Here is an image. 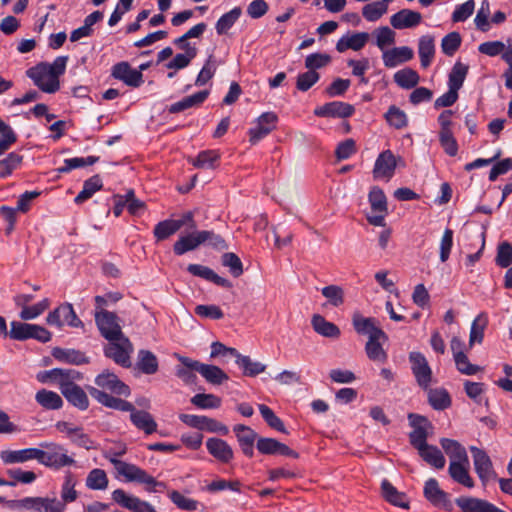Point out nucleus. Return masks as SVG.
<instances>
[{
  "mask_svg": "<svg viewBox=\"0 0 512 512\" xmlns=\"http://www.w3.org/2000/svg\"><path fill=\"white\" fill-rule=\"evenodd\" d=\"M421 21V13L410 9H402L390 18L391 26L398 30L416 27Z\"/></svg>",
  "mask_w": 512,
  "mask_h": 512,
  "instance_id": "4be33fe9",
  "label": "nucleus"
},
{
  "mask_svg": "<svg viewBox=\"0 0 512 512\" xmlns=\"http://www.w3.org/2000/svg\"><path fill=\"white\" fill-rule=\"evenodd\" d=\"M9 508L15 510H33L37 512H64L65 505L56 497H26L6 501Z\"/></svg>",
  "mask_w": 512,
  "mask_h": 512,
  "instance_id": "20e7f679",
  "label": "nucleus"
},
{
  "mask_svg": "<svg viewBox=\"0 0 512 512\" xmlns=\"http://www.w3.org/2000/svg\"><path fill=\"white\" fill-rule=\"evenodd\" d=\"M441 447L449 456L450 462H464L468 463V455L465 448L456 440L449 438H442L440 440Z\"/></svg>",
  "mask_w": 512,
  "mask_h": 512,
  "instance_id": "72a5a7b5",
  "label": "nucleus"
},
{
  "mask_svg": "<svg viewBox=\"0 0 512 512\" xmlns=\"http://www.w3.org/2000/svg\"><path fill=\"white\" fill-rule=\"evenodd\" d=\"M470 451L473 456L475 471L485 484L494 475L491 459L484 450L475 446H471Z\"/></svg>",
  "mask_w": 512,
  "mask_h": 512,
  "instance_id": "dca6fc26",
  "label": "nucleus"
},
{
  "mask_svg": "<svg viewBox=\"0 0 512 512\" xmlns=\"http://www.w3.org/2000/svg\"><path fill=\"white\" fill-rule=\"evenodd\" d=\"M375 37V44L381 50L382 54L384 51L389 50L387 47L391 46L396 41V33L388 26H381L373 31Z\"/></svg>",
  "mask_w": 512,
  "mask_h": 512,
  "instance_id": "a19ab883",
  "label": "nucleus"
},
{
  "mask_svg": "<svg viewBox=\"0 0 512 512\" xmlns=\"http://www.w3.org/2000/svg\"><path fill=\"white\" fill-rule=\"evenodd\" d=\"M488 325V316L486 313H480L472 322L470 335H469V346H473L475 343H482L484 338V331Z\"/></svg>",
  "mask_w": 512,
  "mask_h": 512,
  "instance_id": "ea45409f",
  "label": "nucleus"
},
{
  "mask_svg": "<svg viewBox=\"0 0 512 512\" xmlns=\"http://www.w3.org/2000/svg\"><path fill=\"white\" fill-rule=\"evenodd\" d=\"M322 295L328 303L334 307H339L344 303V290L338 285H328L321 289Z\"/></svg>",
  "mask_w": 512,
  "mask_h": 512,
  "instance_id": "6e6d98bb",
  "label": "nucleus"
},
{
  "mask_svg": "<svg viewBox=\"0 0 512 512\" xmlns=\"http://www.w3.org/2000/svg\"><path fill=\"white\" fill-rule=\"evenodd\" d=\"M369 37V33L367 32L348 33L338 40L336 49L340 53H343L348 49L359 51L366 45Z\"/></svg>",
  "mask_w": 512,
  "mask_h": 512,
  "instance_id": "b1692460",
  "label": "nucleus"
},
{
  "mask_svg": "<svg viewBox=\"0 0 512 512\" xmlns=\"http://www.w3.org/2000/svg\"><path fill=\"white\" fill-rule=\"evenodd\" d=\"M0 458L4 464L24 463L29 460L38 461V448H25L21 450H3Z\"/></svg>",
  "mask_w": 512,
  "mask_h": 512,
  "instance_id": "cd10ccee",
  "label": "nucleus"
},
{
  "mask_svg": "<svg viewBox=\"0 0 512 512\" xmlns=\"http://www.w3.org/2000/svg\"><path fill=\"white\" fill-rule=\"evenodd\" d=\"M36 401L45 409L55 410L62 407V398L53 391L39 390L35 396Z\"/></svg>",
  "mask_w": 512,
  "mask_h": 512,
  "instance_id": "79ce46f5",
  "label": "nucleus"
},
{
  "mask_svg": "<svg viewBox=\"0 0 512 512\" xmlns=\"http://www.w3.org/2000/svg\"><path fill=\"white\" fill-rule=\"evenodd\" d=\"M137 367L144 374H155L159 367L158 359L151 351L140 350L137 356Z\"/></svg>",
  "mask_w": 512,
  "mask_h": 512,
  "instance_id": "4c0bfd02",
  "label": "nucleus"
},
{
  "mask_svg": "<svg viewBox=\"0 0 512 512\" xmlns=\"http://www.w3.org/2000/svg\"><path fill=\"white\" fill-rule=\"evenodd\" d=\"M257 450L264 455H282L298 458V453L274 438L261 437L256 443Z\"/></svg>",
  "mask_w": 512,
  "mask_h": 512,
  "instance_id": "4468645a",
  "label": "nucleus"
},
{
  "mask_svg": "<svg viewBox=\"0 0 512 512\" xmlns=\"http://www.w3.org/2000/svg\"><path fill=\"white\" fill-rule=\"evenodd\" d=\"M38 448V462L52 469H61L75 464L73 457L62 445L54 442H42Z\"/></svg>",
  "mask_w": 512,
  "mask_h": 512,
  "instance_id": "7ed1b4c3",
  "label": "nucleus"
},
{
  "mask_svg": "<svg viewBox=\"0 0 512 512\" xmlns=\"http://www.w3.org/2000/svg\"><path fill=\"white\" fill-rule=\"evenodd\" d=\"M0 156L16 142L17 136L12 128L0 119Z\"/></svg>",
  "mask_w": 512,
  "mask_h": 512,
  "instance_id": "052dcab7",
  "label": "nucleus"
},
{
  "mask_svg": "<svg viewBox=\"0 0 512 512\" xmlns=\"http://www.w3.org/2000/svg\"><path fill=\"white\" fill-rule=\"evenodd\" d=\"M129 412L130 420L136 428L143 430L146 434H152L157 430L156 421L147 411L136 410L135 407L132 406V410Z\"/></svg>",
  "mask_w": 512,
  "mask_h": 512,
  "instance_id": "c85d7f7f",
  "label": "nucleus"
},
{
  "mask_svg": "<svg viewBox=\"0 0 512 512\" xmlns=\"http://www.w3.org/2000/svg\"><path fill=\"white\" fill-rule=\"evenodd\" d=\"M355 108L345 102L332 101L314 110V114L318 117L347 118L354 114Z\"/></svg>",
  "mask_w": 512,
  "mask_h": 512,
  "instance_id": "ddd939ff",
  "label": "nucleus"
},
{
  "mask_svg": "<svg viewBox=\"0 0 512 512\" xmlns=\"http://www.w3.org/2000/svg\"><path fill=\"white\" fill-rule=\"evenodd\" d=\"M69 403L80 410H86L89 406V400L85 391L78 385L62 384L60 390Z\"/></svg>",
  "mask_w": 512,
  "mask_h": 512,
  "instance_id": "bb28decb",
  "label": "nucleus"
},
{
  "mask_svg": "<svg viewBox=\"0 0 512 512\" xmlns=\"http://www.w3.org/2000/svg\"><path fill=\"white\" fill-rule=\"evenodd\" d=\"M112 76L131 87H139L143 83V74L131 68L128 62L115 64L112 68Z\"/></svg>",
  "mask_w": 512,
  "mask_h": 512,
  "instance_id": "f3484780",
  "label": "nucleus"
},
{
  "mask_svg": "<svg viewBox=\"0 0 512 512\" xmlns=\"http://www.w3.org/2000/svg\"><path fill=\"white\" fill-rule=\"evenodd\" d=\"M190 401L201 409H216L221 406V399L214 394L198 393Z\"/></svg>",
  "mask_w": 512,
  "mask_h": 512,
  "instance_id": "864d4df0",
  "label": "nucleus"
},
{
  "mask_svg": "<svg viewBox=\"0 0 512 512\" xmlns=\"http://www.w3.org/2000/svg\"><path fill=\"white\" fill-rule=\"evenodd\" d=\"M418 54L421 66L423 68L430 66L435 54V44L432 36L424 35L420 37L418 43Z\"/></svg>",
  "mask_w": 512,
  "mask_h": 512,
  "instance_id": "c9c22d12",
  "label": "nucleus"
},
{
  "mask_svg": "<svg viewBox=\"0 0 512 512\" xmlns=\"http://www.w3.org/2000/svg\"><path fill=\"white\" fill-rule=\"evenodd\" d=\"M102 188V180L99 175H94L84 182L83 189L75 198V202L80 204Z\"/></svg>",
  "mask_w": 512,
  "mask_h": 512,
  "instance_id": "49530a36",
  "label": "nucleus"
},
{
  "mask_svg": "<svg viewBox=\"0 0 512 512\" xmlns=\"http://www.w3.org/2000/svg\"><path fill=\"white\" fill-rule=\"evenodd\" d=\"M414 57V51L408 46L394 47L382 54V61L385 67L394 68Z\"/></svg>",
  "mask_w": 512,
  "mask_h": 512,
  "instance_id": "412c9836",
  "label": "nucleus"
},
{
  "mask_svg": "<svg viewBox=\"0 0 512 512\" xmlns=\"http://www.w3.org/2000/svg\"><path fill=\"white\" fill-rule=\"evenodd\" d=\"M381 495L391 505L408 509L409 499L405 493L400 492L387 479L381 482Z\"/></svg>",
  "mask_w": 512,
  "mask_h": 512,
  "instance_id": "a878e982",
  "label": "nucleus"
},
{
  "mask_svg": "<svg viewBox=\"0 0 512 512\" xmlns=\"http://www.w3.org/2000/svg\"><path fill=\"white\" fill-rule=\"evenodd\" d=\"M352 324L358 334L368 335V339L374 336V332L383 331L375 318L363 317L359 312L353 314Z\"/></svg>",
  "mask_w": 512,
  "mask_h": 512,
  "instance_id": "7c9ffc66",
  "label": "nucleus"
},
{
  "mask_svg": "<svg viewBox=\"0 0 512 512\" xmlns=\"http://www.w3.org/2000/svg\"><path fill=\"white\" fill-rule=\"evenodd\" d=\"M239 446L244 455L251 458L254 455V443L257 439V433L249 426L237 424L233 427Z\"/></svg>",
  "mask_w": 512,
  "mask_h": 512,
  "instance_id": "6ab92c4d",
  "label": "nucleus"
},
{
  "mask_svg": "<svg viewBox=\"0 0 512 512\" xmlns=\"http://www.w3.org/2000/svg\"><path fill=\"white\" fill-rule=\"evenodd\" d=\"M258 408L261 416L271 428L282 433H287L283 421L278 416H276L272 409L264 404H260Z\"/></svg>",
  "mask_w": 512,
  "mask_h": 512,
  "instance_id": "4d7b16f0",
  "label": "nucleus"
},
{
  "mask_svg": "<svg viewBox=\"0 0 512 512\" xmlns=\"http://www.w3.org/2000/svg\"><path fill=\"white\" fill-rule=\"evenodd\" d=\"M176 357L182 363V365L196 370L205 378L207 382L213 385H220L224 381L228 380V375L218 366L203 364L199 361L181 355H176Z\"/></svg>",
  "mask_w": 512,
  "mask_h": 512,
  "instance_id": "39448f33",
  "label": "nucleus"
},
{
  "mask_svg": "<svg viewBox=\"0 0 512 512\" xmlns=\"http://www.w3.org/2000/svg\"><path fill=\"white\" fill-rule=\"evenodd\" d=\"M216 69V61L213 56H209L195 80V85L200 87L208 83L215 75Z\"/></svg>",
  "mask_w": 512,
  "mask_h": 512,
  "instance_id": "e2e57ef3",
  "label": "nucleus"
},
{
  "mask_svg": "<svg viewBox=\"0 0 512 512\" xmlns=\"http://www.w3.org/2000/svg\"><path fill=\"white\" fill-rule=\"evenodd\" d=\"M132 344L129 339L125 336L117 339L116 341L110 342L105 348V354L107 357L113 359L117 364L123 367H129L130 353L132 352Z\"/></svg>",
  "mask_w": 512,
  "mask_h": 512,
  "instance_id": "1a4fd4ad",
  "label": "nucleus"
},
{
  "mask_svg": "<svg viewBox=\"0 0 512 512\" xmlns=\"http://www.w3.org/2000/svg\"><path fill=\"white\" fill-rule=\"evenodd\" d=\"M456 504L462 512H505L485 500L474 497L457 498Z\"/></svg>",
  "mask_w": 512,
  "mask_h": 512,
  "instance_id": "5701e85b",
  "label": "nucleus"
},
{
  "mask_svg": "<svg viewBox=\"0 0 512 512\" xmlns=\"http://www.w3.org/2000/svg\"><path fill=\"white\" fill-rule=\"evenodd\" d=\"M418 453L426 463L436 469H442L445 466V457L436 446L428 444L427 446H424L422 449L418 450Z\"/></svg>",
  "mask_w": 512,
  "mask_h": 512,
  "instance_id": "58836bf2",
  "label": "nucleus"
},
{
  "mask_svg": "<svg viewBox=\"0 0 512 512\" xmlns=\"http://www.w3.org/2000/svg\"><path fill=\"white\" fill-rule=\"evenodd\" d=\"M108 477L103 469L91 470L86 478V486L91 490H105L108 487Z\"/></svg>",
  "mask_w": 512,
  "mask_h": 512,
  "instance_id": "de8ad7c7",
  "label": "nucleus"
},
{
  "mask_svg": "<svg viewBox=\"0 0 512 512\" xmlns=\"http://www.w3.org/2000/svg\"><path fill=\"white\" fill-rule=\"evenodd\" d=\"M76 480L74 476L69 472L65 475L64 482L61 487V503L66 506L67 503L74 502L78 493L75 490Z\"/></svg>",
  "mask_w": 512,
  "mask_h": 512,
  "instance_id": "8fccbe9b",
  "label": "nucleus"
},
{
  "mask_svg": "<svg viewBox=\"0 0 512 512\" xmlns=\"http://www.w3.org/2000/svg\"><path fill=\"white\" fill-rule=\"evenodd\" d=\"M405 166V162L401 157H396L391 150L381 152L374 164L373 177L374 179L389 180L393 177L396 167Z\"/></svg>",
  "mask_w": 512,
  "mask_h": 512,
  "instance_id": "0eeeda50",
  "label": "nucleus"
},
{
  "mask_svg": "<svg viewBox=\"0 0 512 512\" xmlns=\"http://www.w3.org/2000/svg\"><path fill=\"white\" fill-rule=\"evenodd\" d=\"M469 66L457 61L451 69L448 79V87L460 90L468 74Z\"/></svg>",
  "mask_w": 512,
  "mask_h": 512,
  "instance_id": "a18cd8bd",
  "label": "nucleus"
},
{
  "mask_svg": "<svg viewBox=\"0 0 512 512\" xmlns=\"http://www.w3.org/2000/svg\"><path fill=\"white\" fill-rule=\"evenodd\" d=\"M489 16H490L489 1L483 0L481 2V6L476 14L475 19H474L477 29H479L482 32H487L490 29V23L488 20Z\"/></svg>",
  "mask_w": 512,
  "mask_h": 512,
  "instance_id": "69168bd1",
  "label": "nucleus"
},
{
  "mask_svg": "<svg viewBox=\"0 0 512 512\" xmlns=\"http://www.w3.org/2000/svg\"><path fill=\"white\" fill-rule=\"evenodd\" d=\"M52 356L60 362L72 365H81L89 362L88 357L83 352L75 349L56 347L52 350Z\"/></svg>",
  "mask_w": 512,
  "mask_h": 512,
  "instance_id": "2f4dec72",
  "label": "nucleus"
},
{
  "mask_svg": "<svg viewBox=\"0 0 512 512\" xmlns=\"http://www.w3.org/2000/svg\"><path fill=\"white\" fill-rule=\"evenodd\" d=\"M179 230V224L174 219H167L156 224L153 230L157 241H163Z\"/></svg>",
  "mask_w": 512,
  "mask_h": 512,
  "instance_id": "09e8293b",
  "label": "nucleus"
},
{
  "mask_svg": "<svg viewBox=\"0 0 512 512\" xmlns=\"http://www.w3.org/2000/svg\"><path fill=\"white\" fill-rule=\"evenodd\" d=\"M419 80L418 73L411 68L399 70L394 74L395 83L404 89L414 88L419 83Z\"/></svg>",
  "mask_w": 512,
  "mask_h": 512,
  "instance_id": "37998d69",
  "label": "nucleus"
},
{
  "mask_svg": "<svg viewBox=\"0 0 512 512\" xmlns=\"http://www.w3.org/2000/svg\"><path fill=\"white\" fill-rule=\"evenodd\" d=\"M424 495L426 499L436 507L443 508L450 511L452 503L446 492L440 489L436 479L430 478L426 481L424 486Z\"/></svg>",
  "mask_w": 512,
  "mask_h": 512,
  "instance_id": "f8f14e48",
  "label": "nucleus"
},
{
  "mask_svg": "<svg viewBox=\"0 0 512 512\" xmlns=\"http://www.w3.org/2000/svg\"><path fill=\"white\" fill-rule=\"evenodd\" d=\"M242 14L240 7H235L229 12L223 14L216 22L215 29L218 35L226 34L227 31L235 24Z\"/></svg>",
  "mask_w": 512,
  "mask_h": 512,
  "instance_id": "c03bdc74",
  "label": "nucleus"
},
{
  "mask_svg": "<svg viewBox=\"0 0 512 512\" xmlns=\"http://www.w3.org/2000/svg\"><path fill=\"white\" fill-rule=\"evenodd\" d=\"M409 360L418 385L423 389H427L432 381V370L426 358L419 352H411Z\"/></svg>",
  "mask_w": 512,
  "mask_h": 512,
  "instance_id": "9d476101",
  "label": "nucleus"
},
{
  "mask_svg": "<svg viewBox=\"0 0 512 512\" xmlns=\"http://www.w3.org/2000/svg\"><path fill=\"white\" fill-rule=\"evenodd\" d=\"M95 321L101 335L110 342L124 336L116 314L101 309L95 313Z\"/></svg>",
  "mask_w": 512,
  "mask_h": 512,
  "instance_id": "423d86ee",
  "label": "nucleus"
},
{
  "mask_svg": "<svg viewBox=\"0 0 512 512\" xmlns=\"http://www.w3.org/2000/svg\"><path fill=\"white\" fill-rule=\"evenodd\" d=\"M238 365L243 368V374L249 377L257 376L266 369L265 364L253 361L249 356L238 358Z\"/></svg>",
  "mask_w": 512,
  "mask_h": 512,
  "instance_id": "13d9d810",
  "label": "nucleus"
},
{
  "mask_svg": "<svg viewBox=\"0 0 512 512\" xmlns=\"http://www.w3.org/2000/svg\"><path fill=\"white\" fill-rule=\"evenodd\" d=\"M311 324L316 333L323 337L336 339L340 336V329L337 325L327 321L323 316L319 314L313 315Z\"/></svg>",
  "mask_w": 512,
  "mask_h": 512,
  "instance_id": "473e14b6",
  "label": "nucleus"
},
{
  "mask_svg": "<svg viewBox=\"0 0 512 512\" xmlns=\"http://www.w3.org/2000/svg\"><path fill=\"white\" fill-rule=\"evenodd\" d=\"M468 467H469V462L468 463H464V462L456 463L454 461H451L449 464L448 472L454 481H456L457 483H459L465 487L472 488L474 486V481L469 475Z\"/></svg>",
  "mask_w": 512,
  "mask_h": 512,
  "instance_id": "f704fd0d",
  "label": "nucleus"
},
{
  "mask_svg": "<svg viewBox=\"0 0 512 512\" xmlns=\"http://www.w3.org/2000/svg\"><path fill=\"white\" fill-rule=\"evenodd\" d=\"M495 262L502 268H507L512 264V245L503 242L498 246Z\"/></svg>",
  "mask_w": 512,
  "mask_h": 512,
  "instance_id": "774afa93",
  "label": "nucleus"
},
{
  "mask_svg": "<svg viewBox=\"0 0 512 512\" xmlns=\"http://www.w3.org/2000/svg\"><path fill=\"white\" fill-rule=\"evenodd\" d=\"M428 401L436 410H443L451 404L450 396L444 389H430L428 392Z\"/></svg>",
  "mask_w": 512,
  "mask_h": 512,
  "instance_id": "3c124183",
  "label": "nucleus"
},
{
  "mask_svg": "<svg viewBox=\"0 0 512 512\" xmlns=\"http://www.w3.org/2000/svg\"><path fill=\"white\" fill-rule=\"evenodd\" d=\"M206 447L208 452L222 463H228L234 457L231 446L220 438H209L206 441Z\"/></svg>",
  "mask_w": 512,
  "mask_h": 512,
  "instance_id": "393cba45",
  "label": "nucleus"
},
{
  "mask_svg": "<svg viewBox=\"0 0 512 512\" xmlns=\"http://www.w3.org/2000/svg\"><path fill=\"white\" fill-rule=\"evenodd\" d=\"M67 56H59L52 63L42 62L26 71V75L45 93H55L60 88L59 77L64 74Z\"/></svg>",
  "mask_w": 512,
  "mask_h": 512,
  "instance_id": "f257e3e1",
  "label": "nucleus"
},
{
  "mask_svg": "<svg viewBox=\"0 0 512 512\" xmlns=\"http://www.w3.org/2000/svg\"><path fill=\"white\" fill-rule=\"evenodd\" d=\"M202 244L200 231L193 232L186 236L180 237L173 246L176 255H183L188 251L196 249Z\"/></svg>",
  "mask_w": 512,
  "mask_h": 512,
  "instance_id": "e433bc0d",
  "label": "nucleus"
},
{
  "mask_svg": "<svg viewBox=\"0 0 512 512\" xmlns=\"http://www.w3.org/2000/svg\"><path fill=\"white\" fill-rule=\"evenodd\" d=\"M385 119L388 124L395 129H402L408 124L406 113L395 105L389 107L388 111L385 113Z\"/></svg>",
  "mask_w": 512,
  "mask_h": 512,
  "instance_id": "603ef678",
  "label": "nucleus"
},
{
  "mask_svg": "<svg viewBox=\"0 0 512 512\" xmlns=\"http://www.w3.org/2000/svg\"><path fill=\"white\" fill-rule=\"evenodd\" d=\"M208 95V90L199 91L193 95L183 98L182 100L176 103L171 104L168 107V111L169 113L175 114L183 112L193 107H198L207 99Z\"/></svg>",
  "mask_w": 512,
  "mask_h": 512,
  "instance_id": "c756f323",
  "label": "nucleus"
},
{
  "mask_svg": "<svg viewBox=\"0 0 512 512\" xmlns=\"http://www.w3.org/2000/svg\"><path fill=\"white\" fill-rule=\"evenodd\" d=\"M88 392L100 404L119 411L129 412L133 404L120 398L109 395L103 390L89 386Z\"/></svg>",
  "mask_w": 512,
  "mask_h": 512,
  "instance_id": "a211bd4d",
  "label": "nucleus"
},
{
  "mask_svg": "<svg viewBox=\"0 0 512 512\" xmlns=\"http://www.w3.org/2000/svg\"><path fill=\"white\" fill-rule=\"evenodd\" d=\"M387 8L380 1H375L366 4L362 8L363 17L369 22H375L379 20L386 12Z\"/></svg>",
  "mask_w": 512,
  "mask_h": 512,
  "instance_id": "0e129e2a",
  "label": "nucleus"
},
{
  "mask_svg": "<svg viewBox=\"0 0 512 512\" xmlns=\"http://www.w3.org/2000/svg\"><path fill=\"white\" fill-rule=\"evenodd\" d=\"M277 122L278 116L274 112L261 114L257 118L255 126L249 129V141L252 144L259 142L276 128Z\"/></svg>",
  "mask_w": 512,
  "mask_h": 512,
  "instance_id": "6e6552de",
  "label": "nucleus"
},
{
  "mask_svg": "<svg viewBox=\"0 0 512 512\" xmlns=\"http://www.w3.org/2000/svg\"><path fill=\"white\" fill-rule=\"evenodd\" d=\"M95 383L103 390H108L119 396H129L130 388L114 373L104 371L95 378Z\"/></svg>",
  "mask_w": 512,
  "mask_h": 512,
  "instance_id": "2eb2a0df",
  "label": "nucleus"
},
{
  "mask_svg": "<svg viewBox=\"0 0 512 512\" xmlns=\"http://www.w3.org/2000/svg\"><path fill=\"white\" fill-rule=\"evenodd\" d=\"M387 338L388 337L384 331H376L374 332V336H371L368 339L365 345V351L370 360L380 363L387 361V353L381 345V341L384 342Z\"/></svg>",
  "mask_w": 512,
  "mask_h": 512,
  "instance_id": "aec40b11",
  "label": "nucleus"
},
{
  "mask_svg": "<svg viewBox=\"0 0 512 512\" xmlns=\"http://www.w3.org/2000/svg\"><path fill=\"white\" fill-rule=\"evenodd\" d=\"M99 160L96 156H88V157H75L66 159L64 161V166L58 168L60 173H67L73 169L81 168L84 166H90L96 163Z\"/></svg>",
  "mask_w": 512,
  "mask_h": 512,
  "instance_id": "680f3d73",
  "label": "nucleus"
},
{
  "mask_svg": "<svg viewBox=\"0 0 512 512\" xmlns=\"http://www.w3.org/2000/svg\"><path fill=\"white\" fill-rule=\"evenodd\" d=\"M23 157L15 152H11L6 158L0 160V179L10 176L22 163Z\"/></svg>",
  "mask_w": 512,
  "mask_h": 512,
  "instance_id": "5fc2aeb1",
  "label": "nucleus"
},
{
  "mask_svg": "<svg viewBox=\"0 0 512 512\" xmlns=\"http://www.w3.org/2000/svg\"><path fill=\"white\" fill-rule=\"evenodd\" d=\"M369 202L372 210L386 213L387 212V200L384 192L378 188L373 187L369 193Z\"/></svg>",
  "mask_w": 512,
  "mask_h": 512,
  "instance_id": "338daca9",
  "label": "nucleus"
},
{
  "mask_svg": "<svg viewBox=\"0 0 512 512\" xmlns=\"http://www.w3.org/2000/svg\"><path fill=\"white\" fill-rule=\"evenodd\" d=\"M126 449L123 448L118 451H108L105 454V458L108 459L116 469L118 475L125 478L128 482H138L147 485L148 491H155L152 487H161L165 488V484L163 482H158L155 478L149 475L145 470L140 467L130 464L118 459L119 456L125 454Z\"/></svg>",
  "mask_w": 512,
  "mask_h": 512,
  "instance_id": "f03ea898",
  "label": "nucleus"
},
{
  "mask_svg": "<svg viewBox=\"0 0 512 512\" xmlns=\"http://www.w3.org/2000/svg\"><path fill=\"white\" fill-rule=\"evenodd\" d=\"M219 154L215 150H206L200 152L196 158L191 159L190 162L196 168H213L214 163L219 159Z\"/></svg>",
  "mask_w": 512,
  "mask_h": 512,
  "instance_id": "bf43d9fd",
  "label": "nucleus"
},
{
  "mask_svg": "<svg viewBox=\"0 0 512 512\" xmlns=\"http://www.w3.org/2000/svg\"><path fill=\"white\" fill-rule=\"evenodd\" d=\"M112 499L132 512H156L155 508L150 503L136 496L128 495L122 489L114 490L112 492Z\"/></svg>",
  "mask_w": 512,
  "mask_h": 512,
  "instance_id": "9b49d317",
  "label": "nucleus"
}]
</instances>
